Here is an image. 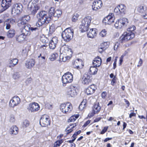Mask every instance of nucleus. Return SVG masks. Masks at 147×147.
Instances as JSON below:
<instances>
[{"instance_id": "1", "label": "nucleus", "mask_w": 147, "mask_h": 147, "mask_svg": "<svg viewBox=\"0 0 147 147\" xmlns=\"http://www.w3.org/2000/svg\"><path fill=\"white\" fill-rule=\"evenodd\" d=\"M38 20L36 22L37 26L40 27L43 24H48L51 19V16L45 11H42L36 14Z\"/></svg>"}, {"instance_id": "2", "label": "nucleus", "mask_w": 147, "mask_h": 147, "mask_svg": "<svg viewBox=\"0 0 147 147\" xmlns=\"http://www.w3.org/2000/svg\"><path fill=\"white\" fill-rule=\"evenodd\" d=\"M92 18L90 16H88L84 18L82 22V24L80 26V30L82 32L87 31L91 23Z\"/></svg>"}, {"instance_id": "3", "label": "nucleus", "mask_w": 147, "mask_h": 147, "mask_svg": "<svg viewBox=\"0 0 147 147\" xmlns=\"http://www.w3.org/2000/svg\"><path fill=\"white\" fill-rule=\"evenodd\" d=\"M73 33L74 30L73 29L67 28L62 32L61 36L65 41H68L72 38Z\"/></svg>"}, {"instance_id": "4", "label": "nucleus", "mask_w": 147, "mask_h": 147, "mask_svg": "<svg viewBox=\"0 0 147 147\" xmlns=\"http://www.w3.org/2000/svg\"><path fill=\"white\" fill-rule=\"evenodd\" d=\"M60 108L62 112L66 114L69 113L73 109L71 104L68 102L61 104L60 105Z\"/></svg>"}, {"instance_id": "5", "label": "nucleus", "mask_w": 147, "mask_h": 147, "mask_svg": "<svg viewBox=\"0 0 147 147\" xmlns=\"http://www.w3.org/2000/svg\"><path fill=\"white\" fill-rule=\"evenodd\" d=\"M63 85L65 86L67 83L72 82L73 80L72 74L69 72H67L62 77Z\"/></svg>"}, {"instance_id": "6", "label": "nucleus", "mask_w": 147, "mask_h": 147, "mask_svg": "<svg viewBox=\"0 0 147 147\" xmlns=\"http://www.w3.org/2000/svg\"><path fill=\"white\" fill-rule=\"evenodd\" d=\"M134 37V34L132 32H124L120 37L121 42L127 41L128 40L132 39Z\"/></svg>"}, {"instance_id": "7", "label": "nucleus", "mask_w": 147, "mask_h": 147, "mask_svg": "<svg viewBox=\"0 0 147 147\" xmlns=\"http://www.w3.org/2000/svg\"><path fill=\"white\" fill-rule=\"evenodd\" d=\"M22 6L20 3L14 4L11 10L12 14L14 15H17L20 13L22 11Z\"/></svg>"}, {"instance_id": "8", "label": "nucleus", "mask_w": 147, "mask_h": 147, "mask_svg": "<svg viewBox=\"0 0 147 147\" xmlns=\"http://www.w3.org/2000/svg\"><path fill=\"white\" fill-rule=\"evenodd\" d=\"M40 107L39 105L36 102H32L29 104L28 107L27 109L30 112H35L40 109Z\"/></svg>"}, {"instance_id": "9", "label": "nucleus", "mask_w": 147, "mask_h": 147, "mask_svg": "<svg viewBox=\"0 0 147 147\" xmlns=\"http://www.w3.org/2000/svg\"><path fill=\"white\" fill-rule=\"evenodd\" d=\"M50 121L49 117L47 115L42 116L40 120V125L42 127H46L50 124Z\"/></svg>"}, {"instance_id": "10", "label": "nucleus", "mask_w": 147, "mask_h": 147, "mask_svg": "<svg viewBox=\"0 0 147 147\" xmlns=\"http://www.w3.org/2000/svg\"><path fill=\"white\" fill-rule=\"evenodd\" d=\"M77 88L73 86H70L67 89V95L69 97H74L77 95Z\"/></svg>"}, {"instance_id": "11", "label": "nucleus", "mask_w": 147, "mask_h": 147, "mask_svg": "<svg viewBox=\"0 0 147 147\" xmlns=\"http://www.w3.org/2000/svg\"><path fill=\"white\" fill-rule=\"evenodd\" d=\"M49 13L51 16H53L54 17L58 19L61 16L62 11L59 9L55 10L54 7H51L49 11Z\"/></svg>"}, {"instance_id": "12", "label": "nucleus", "mask_w": 147, "mask_h": 147, "mask_svg": "<svg viewBox=\"0 0 147 147\" xmlns=\"http://www.w3.org/2000/svg\"><path fill=\"white\" fill-rule=\"evenodd\" d=\"M115 20L114 15L112 13H110L105 17L103 20V22L105 25H110L113 23Z\"/></svg>"}, {"instance_id": "13", "label": "nucleus", "mask_w": 147, "mask_h": 147, "mask_svg": "<svg viewBox=\"0 0 147 147\" xmlns=\"http://www.w3.org/2000/svg\"><path fill=\"white\" fill-rule=\"evenodd\" d=\"M60 49L62 51L64 50V52L65 54V55L67 56L68 59H70L72 54V52L71 49L69 48L66 45H65L62 47Z\"/></svg>"}, {"instance_id": "14", "label": "nucleus", "mask_w": 147, "mask_h": 147, "mask_svg": "<svg viewBox=\"0 0 147 147\" xmlns=\"http://www.w3.org/2000/svg\"><path fill=\"white\" fill-rule=\"evenodd\" d=\"M20 102V98L18 96H15L10 101L9 105L11 107H14L19 104Z\"/></svg>"}, {"instance_id": "15", "label": "nucleus", "mask_w": 147, "mask_h": 147, "mask_svg": "<svg viewBox=\"0 0 147 147\" xmlns=\"http://www.w3.org/2000/svg\"><path fill=\"white\" fill-rule=\"evenodd\" d=\"M92 79V76L90 75L85 74L82 78V83L85 85H88L91 82Z\"/></svg>"}, {"instance_id": "16", "label": "nucleus", "mask_w": 147, "mask_h": 147, "mask_svg": "<svg viewBox=\"0 0 147 147\" xmlns=\"http://www.w3.org/2000/svg\"><path fill=\"white\" fill-rule=\"evenodd\" d=\"M102 3L101 0H95L92 3V8L93 10L97 11L102 6Z\"/></svg>"}, {"instance_id": "17", "label": "nucleus", "mask_w": 147, "mask_h": 147, "mask_svg": "<svg viewBox=\"0 0 147 147\" xmlns=\"http://www.w3.org/2000/svg\"><path fill=\"white\" fill-rule=\"evenodd\" d=\"M15 22V19L12 18L7 19L4 22V25L6 26L5 28L7 30L9 29L11 27V25L13 24Z\"/></svg>"}, {"instance_id": "18", "label": "nucleus", "mask_w": 147, "mask_h": 147, "mask_svg": "<svg viewBox=\"0 0 147 147\" xmlns=\"http://www.w3.org/2000/svg\"><path fill=\"white\" fill-rule=\"evenodd\" d=\"M12 0H2L1 1V7L4 11L8 9L11 5Z\"/></svg>"}, {"instance_id": "19", "label": "nucleus", "mask_w": 147, "mask_h": 147, "mask_svg": "<svg viewBox=\"0 0 147 147\" xmlns=\"http://www.w3.org/2000/svg\"><path fill=\"white\" fill-rule=\"evenodd\" d=\"M101 109V107L99 106V103H96L92 107V112L90 115V116H93L95 114L98 113L100 112Z\"/></svg>"}, {"instance_id": "20", "label": "nucleus", "mask_w": 147, "mask_h": 147, "mask_svg": "<svg viewBox=\"0 0 147 147\" xmlns=\"http://www.w3.org/2000/svg\"><path fill=\"white\" fill-rule=\"evenodd\" d=\"M96 89V87L95 85H91L85 89V92L87 95H90L94 92Z\"/></svg>"}, {"instance_id": "21", "label": "nucleus", "mask_w": 147, "mask_h": 147, "mask_svg": "<svg viewBox=\"0 0 147 147\" xmlns=\"http://www.w3.org/2000/svg\"><path fill=\"white\" fill-rule=\"evenodd\" d=\"M58 41L57 38L56 37H54L52 38L49 42V47L50 49H53L56 47Z\"/></svg>"}, {"instance_id": "22", "label": "nucleus", "mask_w": 147, "mask_h": 147, "mask_svg": "<svg viewBox=\"0 0 147 147\" xmlns=\"http://www.w3.org/2000/svg\"><path fill=\"white\" fill-rule=\"evenodd\" d=\"M28 8L31 14L34 15L40 8V6H35L34 5H29Z\"/></svg>"}, {"instance_id": "23", "label": "nucleus", "mask_w": 147, "mask_h": 147, "mask_svg": "<svg viewBox=\"0 0 147 147\" xmlns=\"http://www.w3.org/2000/svg\"><path fill=\"white\" fill-rule=\"evenodd\" d=\"M35 63L34 59H32L27 60L25 65L26 67L28 69H31L34 67Z\"/></svg>"}, {"instance_id": "24", "label": "nucleus", "mask_w": 147, "mask_h": 147, "mask_svg": "<svg viewBox=\"0 0 147 147\" xmlns=\"http://www.w3.org/2000/svg\"><path fill=\"white\" fill-rule=\"evenodd\" d=\"M102 63L101 58L98 56L96 57L93 61L92 64L95 67H98L100 66Z\"/></svg>"}, {"instance_id": "25", "label": "nucleus", "mask_w": 147, "mask_h": 147, "mask_svg": "<svg viewBox=\"0 0 147 147\" xmlns=\"http://www.w3.org/2000/svg\"><path fill=\"white\" fill-rule=\"evenodd\" d=\"M23 28L21 31L22 33L21 34H23V35L26 37V36L30 35V32L29 26H25Z\"/></svg>"}, {"instance_id": "26", "label": "nucleus", "mask_w": 147, "mask_h": 147, "mask_svg": "<svg viewBox=\"0 0 147 147\" xmlns=\"http://www.w3.org/2000/svg\"><path fill=\"white\" fill-rule=\"evenodd\" d=\"M82 61L81 59H78L73 62V67L75 68L79 69H80V68L79 64L80 63L82 64Z\"/></svg>"}, {"instance_id": "27", "label": "nucleus", "mask_w": 147, "mask_h": 147, "mask_svg": "<svg viewBox=\"0 0 147 147\" xmlns=\"http://www.w3.org/2000/svg\"><path fill=\"white\" fill-rule=\"evenodd\" d=\"M96 28L90 29L87 34L88 36L90 38H93L96 36Z\"/></svg>"}, {"instance_id": "28", "label": "nucleus", "mask_w": 147, "mask_h": 147, "mask_svg": "<svg viewBox=\"0 0 147 147\" xmlns=\"http://www.w3.org/2000/svg\"><path fill=\"white\" fill-rule=\"evenodd\" d=\"M9 131L12 136H14L18 133V129L16 126H13L10 128Z\"/></svg>"}, {"instance_id": "29", "label": "nucleus", "mask_w": 147, "mask_h": 147, "mask_svg": "<svg viewBox=\"0 0 147 147\" xmlns=\"http://www.w3.org/2000/svg\"><path fill=\"white\" fill-rule=\"evenodd\" d=\"M18 24L19 27L21 28H24L25 26H28L26 21H25L22 18L18 21Z\"/></svg>"}, {"instance_id": "30", "label": "nucleus", "mask_w": 147, "mask_h": 147, "mask_svg": "<svg viewBox=\"0 0 147 147\" xmlns=\"http://www.w3.org/2000/svg\"><path fill=\"white\" fill-rule=\"evenodd\" d=\"M146 9V7L144 5H139L137 8L138 11L141 13H143L145 12Z\"/></svg>"}, {"instance_id": "31", "label": "nucleus", "mask_w": 147, "mask_h": 147, "mask_svg": "<svg viewBox=\"0 0 147 147\" xmlns=\"http://www.w3.org/2000/svg\"><path fill=\"white\" fill-rule=\"evenodd\" d=\"M118 7L119 10V13L120 14H124L125 13L126 9L125 6L124 4H121L118 5Z\"/></svg>"}, {"instance_id": "32", "label": "nucleus", "mask_w": 147, "mask_h": 147, "mask_svg": "<svg viewBox=\"0 0 147 147\" xmlns=\"http://www.w3.org/2000/svg\"><path fill=\"white\" fill-rule=\"evenodd\" d=\"M109 43V42H105L102 43L100 44L99 49H102L103 51H104L107 48Z\"/></svg>"}, {"instance_id": "33", "label": "nucleus", "mask_w": 147, "mask_h": 147, "mask_svg": "<svg viewBox=\"0 0 147 147\" xmlns=\"http://www.w3.org/2000/svg\"><path fill=\"white\" fill-rule=\"evenodd\" d=\"M122 21L119 19L117 21H116L115 24V27L118 29H120L123 27V24H122Z\"/></svg>"}, {"instance_id": "34", "label": "nucleus", "mask_w": 147, "mask_h": 147, "mask_svg": "<svg viewBox=\"0 0 147 147\" xmlns=\"http://www.w3.org/2000/svg\"><path fill=\"white\" fill-rule=\"evenodd\" d=\"M97 71L98 69L96 67L94 66H91L90 69V74L92 75L95 74L97 73Z\"/></svg>"}, {"instance_id": "35", "label": "nucleus", "mask_w": 147, "mask_h": 147, "mask_svg": "<svg viewBox=\"0 0 147 147\" xmlns=\"http://www.w3.org/2000/svg\"><path fill=\"white\" fill-rule=\"evenodd\" d=\"M16 33V31L14 29H10L7 33V36L8 38H12L13 37Z\"/></svg>"}, {"instance_id": "36", "label": "nucleus", "mask_w": 147, "mask_h": 147, "mask_svg": "<svg viewBox=\"0 0 147 147\" xmlns=\"http://www.w3.org/2000/svg\"><path fill=\"white\" fill-rule=\"evenodd\" d=\"M86 106V100L84 99L81 102L79 106V109L82 111L85 108Z\"/></svg>"}, {"instance_id": "37", "label": "nucleus", "mask_w": 147, "mask_h": 147, "mask_svg": "<svg viewBox=\"0 0 147 147\" xmlns=\"http://www.w3.org/2000/svg\"><path fill=\"white\" fill-rule=\"evenodd\" d=\"M26 37L23 35V34H21L18 36L16 38L17 40L19 42H21L24 40Z\"/></svg>"}, {"instance_id": "38", "label": "nucleus", "mask_w": 147, "mask_h": 147, "mask_svg": "<svg viewBox=\"0 0 147 147\" xmlns=\"http://www.w3.org/2000/svg\"><path fill=\"white\" fill-rule=\"evenodd\" d=\"M70 126H71L72 125H73L72 127H71L70 129H69V127H67V129H65V131L66 132H67V134H69V133L71 132L73 130L72 129H71V128L72 129V128H74L75 127L76 125V123H75V124H73V123H71L70 124Z\"/></svg>"}, {"instance_id": "39", "label": "nucleus", "mask_w": 147, "mask_h": 147, "mask_svg": "<svg viewBox=\"0 0 147 147\" xmlns=\"http://www.w3.org/2000/svg\"><path fill=\"white\" fill-rule=\"evenodd\" d=\"M79 117V115H76L71 116L68 120V121L69 122H73L75 121Z\"/></svg>"}, {"instance_id": "40", "label": "nucleus", "mask_w": 147, "mask_h": 147, "mask_svg": "<svg viewBox=\"0 0 147 147\" xmlns=\"http://www.w3.org/2000/svg\"><path fill=\"white\" fill-rule=\"evenodd\" d=\"M20 77L21 75L18 72H15L12 75V78L14 80H17Z\"/></svg>"}, {"instance_id": "41", "label": "nucleus", "mask_w": 147, "mask_h": 147, "mask_svg": "<svg viewBox=\"0 0 147 147\" xmlns=\"http://www.w3.org/2000/svg\"><path fill=\"white\" fill-rule=\"evenodd\" d=\"M38 0H31L29 5H34V6H39L38 4Z\"/></svg>"}, {"instance_id": "42", "label": "nucleus", "mask_w": 147, "mask_h": 147, "mask_svg": "<svg viewBox=\"0 0 147 147\" xmlns=\"http://www.w3.org/2000/svg\"><path fill=\"white\" fill-rule=\"evenodd\" d=\"M121 20H122L123 23L122 24H123V27H125L127 26L128 24V20L127 19L125 18H120Z\"/></svg>"}, {"instance_id": "43", "label": "nucleus", "mask_w": 147, "mask_h": 147, "mask_svg": "<svg viewBox=\"0 0 147 147\" xmlns=\"http://www.w3.org/2000/svg\"><path fill=\"white\" fill-rule=\"evenodd\" d=\"M107 34V30L105 29H103L100 32L99 35L102 37H105Z\"/></svg>"}, {"instance_id": "44", "label": "nucleus", "mask_w": 147, "mask_h": 147, "mask_svg": "<svg viewBox=\"0 0 147 147\" xmlns=\"http://www.w3.org/2000/svg\"><path fill=\"white\" fill-rule=\"evenodd\" d=\"M58 56V54L56 53L53 54L51 56V57L49 58L50 60L52 61H54L56 59V58Z\"/></svg>"}, {"instance_id": "45", "label": "nucleus", "mask_w": 147, "mask_h": 147, "mask_svg": "<svg viewBox=\"0 0 147 147\" xmlns=\"http://www.w3.org/2000/svg\"><path fill=\"white\" fill-rule=\"evenodd\" d=\"M11 59L12 61L13 64L12 65H9V67L10 68H12L15 65L17 64L18 62V60L17 59Z\"/></svg>"}, {"instance_id": "46", "label": "nucleus", "mask_w": 147, "mask_h": 147, "mask_svg": "<svg viewBox=\"0 0 147 147\" xmlns=\"http://www.w3.org/2000/svg\"><path fill=\"white\" fill-rule=\"evenodd\" d=\"M29 121L27 120H25L23 123L22 127L24 128H26L29 125Z\"/></svg>"}, {"instance_id": "47", "label": "nucleus", "mask_w": 147, "mask_h": 147, "mask_svg": "<svg viewBox=\"0 0 147 147\" xmlns=\"http://www.w3.org/2000/svg\"><path fill=\"white\" fill-rule=\"evenodd\" d=\"M63 142L62 140L57 141L54 144V147H57V146H59Z\"/></svg>"}, {"instance_id": "48", "label": "nucleus", "mask_w": 147, "mask_h": 147, "mask_svg": "<svg viewBox=\"0 0 147 147\" xmlns=\"http://www.w3.org/2000/svg\"><path fill=\"white\" fill-rule=\"evenodd\" d=\"M68 59L67 56L65 55L64 57H61V56L60 57L59 61L60 62L63 61L65 62L67 60L69 59Z\"/></svg>"}, {"instance_id": "49", "label": "nucleus", "mask_w": 147, "mask_h": 147, "mask_svg": "<svg viewBox=\"0 0 147 147\" xmlns=\"http://www.w3.org/2000/svg\"><path fill=\"white\" fill-rule=\"evenodd\" d=\"M136 29L135 27L134 26H132L129 27L127 29V30L129 32H132Z\"/></svg>"}, {"instance_id": "50", "label": "nucleus", "mask_w": 147, "mask_h": 147, "mask_svg": "<svg viewBox=\"0 0 147 147\" xmlns=\"http://www.w3.org/2000/svg\"><path fill=\"white\" fill-rule=\"evenodd\" d=\"M23 20L25 21H26V23L28 21H29L30 19V17L28 15H25L22 17Z\"/></svg>"}, {"instance_id": "51", "label": "nucleus", "mask_w": 147, "mask_h": 147, "mask_svg": "<svg viewBox=\"0 0 147 147\" xmlns=\"http://www.w3.org/2000/svg\"><path fill=\"white\" fill-rule=\"evenodd\" d=\"M40 39L41 42L44 43H46L48 42L47 38L45 37H41Z\"/></svg>"}, {"instance_id": "52", "label": "nucleus", "mask_w": 147, "mask_h": 147, "mask_svg": "<svg viewBox=\"0 0 147 147\" xmlns=\"http://www.w3.org/2000/svg\"><path fill=\"white\" fill-rule=\"evenodd\" d=\"M16 120L15 117L13 115H11L10 119V121L11 123L14 122Z\"/></svg>"}, {"instance_id": "53", "label": "nucleus", "mask_w": 147, "mask_h": 147, "mask_svg": "<svg viewBox=\"0 0 147 147\" xmlns=\"http://www.w3.org/2000/svg\"><path fill=\"white\" fill-rule=\"evenodd\" d=\"M32 81V79L31 78H28L25 82V83L27 85H28Z\"/></svg>"}, {"instance_id": "54", "label": "nucleus", "mask_w": 147, "mask_h": 147, "mask_svg": "<svg viewBox=\"0 0 147 147\" xmlns=\"http://www.w3.org/2000/svg\"><path fill=\"white\" fill-rule=\"evenodd\" d=\"M108 127H109L108 126L104 127L103 129L101 132L100 134H105V133L107 131Z\"/></svg>"}, {"instance_id": "55", "label": "nucleus", "mask_w": 147, "mask_h": 147, "mask_svg": "<svg viewBox=\"0 0 147 147\" xmlns=\"http://www.w3.org/2000/svg\"><path fill=\"white\" fill-rule=\"evenodd\" d=\"M45 107L49 109H51L52 108V105L49 103H47L45 104Z\"/></svg>"}, {"instance_id": "56", "label": "nucleus", "mask_w": 147, "mask_h": 147, "mask_svg": "<svg viewBox=\"0 0 147 147\" xmlns=\"http://www.w3.org/2000/svg\"><path fill=\"white\" fill-rule=\"evenodd\" d=\"M116 79L115 77V76L114 78L112 79L111 82V84L114 86L115 85V84L116 83Z\"/></svg>"}, {"instance_id": "57", "label": "nucleus", "mask_w": 147, "mask_h": 147, "mask_svg": "<svg viewBox=\"0 0 147 147\" xmlns=\"http://www.w3.org/2000/svg\"><path fill=\"white\" fill-rule=\"evenodd\" d=\"M114 12L117 13V14H120V13H119V9L118 6L115 9Z\"/></svg>"}, {"instance_id": "58", "label": "nucleus", "mask_w": 147, "mask_h": 147, "mask_svg": "<svg viewBox=\"0 0 147 147\" xmlns=\"http://www.w3.org/2000/svg\"><path fill=\"white\" fill-rule=\"evenodd\" d=\"M29 28L30 29V31H31L32 32H33L34 31H36V30H38V29L37 28L35 27H29Z\"/></svg>"}, {"instance_id": "59", "label": "nucleus", "mask_w": 147, "mask_h": 147, "mask_svg": "<svg viewBox=\"0 0 147 147\" xmlns=\"http://www.w3.org/2000/svg\"><path fill=\"white\" fill-rule=\"evenodd\" d=\"M142 63H143V61H142V59H141V58H140V60L138 62V64L137 65V66L138 67L141 66L142 65Z\"/></svg>"}, {"instance_id": "60", "label": "nucleus", "mask_w": 147, "mask_h": 147, "mask_svg": "<svg viewBox=\"0 0 147 147\" xmlns=\"http://www.w3.org/2000/svg\"><path fill=\"white\" fill-rule=\"evenodd\" d=\"M90 121L88 120L83 125V127H86L90 123Z\"/></svg>"}, {"instance_id": "61", "label": "nucleus", "mask_w": 147, "mask_h": 147, "mask_svg": "<svg viewBox=\"0 0 147 147\" xmlns=\"http://www.w3.org/2000/svg\"><path fill=\"white\" fill-rule=\"evenodd\" d=\"M107 95V94L106 92H102V97L103 98H105Z\"/></svg>"}, {"instance_id": "62", "label": "nucleus", "mask_w": 147, "mask_h": 147, "mask_svg": "<svg viewBox=\"0 0 147 147\" xmlns=\"http://www.w3.org/2000/svg\"><path fill=\"white\" fill-rule=\"evenodd\" d=\"M112 139V138H106L103 141L104 142H106L108 141L111 140Z\"/></svg>"}, {"instance_id": "63", "label": "nucleus", "mask_w": 147, "mask_h": 147, "mask_svg": "<svg viewBox=\"0 0 147 147\" xmlns=\"http://www.w3.org/2000/svg\"><path fill=\"white\" fill-rule=\"evenodd\" d=\"M49 31L51 33H52L54 30V29L52 26H50L49 28Z\"/></svg>"}, {"instance_id": "64", "label": "nucleus", "mask_w": 147, "mask_h": 147, "mask_svg": "<svg viewBox=\"0 0 147 147\" xmlns=\"http://www.w3.org/2000/svg\"><path fill=\"white\" fill-rule=\"evenodd\" d=\"M143 17L146 19H147V11H146L144 14L143 15Z\"/></svg>"}]
</instances>
